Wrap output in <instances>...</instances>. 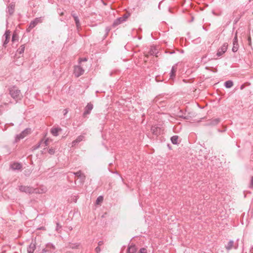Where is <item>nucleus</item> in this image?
I'll return each instance as SVG.
<instances>
[{
  "instance_id": "obj_6",
  "label": "nucleus",
  "mask_w": 253,
  "mask_h": 253,
  "mask_svg": "<svg viewBox=\"0 0 253 253\" xmlns=\"http://www.w3.org/2000/svg\"><path fill=\"white\" fill-rule=\"evenodd\" d=\"M228 47V44L225 42L223 45L218 48L217 51L216 55L217 57H220L227 50Z\"/></svg>"
},
{
  "instance_id": "obj_10",
  "label": "nucleus",
  "mask_w": 253,
  "mask_h": 253,
  "mask_svg": "<svg viewBox=\"0 0 253 253\" xmlns=\"http://www.w3.org/2000/svg\"><path fill=\"white\" fill-rule=\"evenodd\" d=\"M41 22L40 18H36L34 19V20L31 21L29 24V27L28 28V31H30L31 29L34 28L38 23Z\"/></svg>"
},
{
  "instance_id": "obj_36",
  "label": "nucleus",
  "mask_w": 253,
  "mask_h": 253,
  "mask_svg": "<svg viewBox=\"0 0 253 253\" xmlns=\"http://www.w3.org/2000/svg\"><path fill=\"white\" fill-rule=\"evenodd\" d=\"M252 41V40H251V36H249L248 38V44L250 46H251V44H252V41Z\"/></svg>"
},
{
  "instance_id": "obj_31",
  "label": "nucleus",
  "mask_w": 253,
  "mask_h": 253,
  "mask_svg": "<svg viewBox=\"0 0 253 253\" xmlns=\"http://www.w3.org/2000/svg\"><path fill=\"white\" fill-rule=\"evenodd\" d=\"M48 152L50 155H53L54 154L55 151L53 148H50L48 149Z\"/></svg>"
},
{
  "instance_id": "obj_18",
  "label": "nucleus",
  "mask_w": 253,
  "mask_h": 253,
  "mask_svg": "<svg viewBox=\"0 0 253 253\" xmlns=\"http://www.w3.org/2000/svg\"><path fill=\"white\" fill-rule=\"evenodd\" d=\"M225 248L227 250H230L233 248L235 249L237 248V246L234 245V242L233 241H230L228 244L225 246Z\"/></svg>"
},
{
  "instance_id": "obj_15",
  "label": "nucleus",
  "mask_w": 253,
  "mask_h": 253,
  "mask_svg": "<svg viewBox=\"0 0 253 253\" xmlns=\"http://www.w3.org/2000/svg\"><path fill=\"white\" fill-rule=\"evenodd\" d=\"M36 249L35 243L32 242L27 248L28 253H33Z\"/></svg>"
},
{
  "instance_id": "obj_39",
  "label": "nucleus",
  "mask_w": 253,
  "mask_h": 253,
  "mask_svg": "<svg viewBox=\"0 0 253 253\" xmlns=\"http://www.w3.org/2000/svg\"><path fill=\"white\" fill-rule=\"evenodd\" d=\"M101 251V249L99 246L95 248V252L96 253H99Z\"/></svg>"
},
{
  "instance_id": "obj_5",
  "label": "nucleus",
  "mask_w": 253,
  "mask_h": 253,
  "mask_svg": "<svg viewBox=\"0 0 253 253\" xmlns=\"http://www.w3.org/2000/svg\"><path fill=\"white\" fill-rule=\"evenodd\" d=\"M30 132V129L28 128L25 129L21 133L17 134L15 137V141L17 142L20 139L24 138L27 135H28Z\"/></svg>"
},
{
  "instance_id": "obj_44",
  "label": "nucleus",
  "mask_w": 253,
  "mask_h": 253,
  "mask_svg": "<svg viewBox=\"0 0 253 253\" xmlns=\"http://www.w3.org/2000/svg\"><path fill=\"white\" fill-rule=\"evenodd\" d=\"M174 53V51H172V52H170V54H172V53Z\"/></svg>"
},
{
  "instance_id": "obj_11",
  "label": "nucleus",
  "mask_w": 253,
  "mask_h": 253,
  "mask_svg": "<svg viewBox=\"0 0 253 253\" xmlns=\"http://www.w3.org/2000/svg\"><path fill=\"white\" fill-rule=\"evenodd\" d=\"M10 36V32L9 30L6 31L3 35V38L4 39V41L3 42V46L5 47H6V44L9 41Z\"/></svg>"
},
{
  "instance_id": "obj_21",
  "label": "nucleus",
  "mask_w": 253,
  "mask_h": 253,
  "mask_svg": "<svg viewBox=\"0 0 253 253\" xmlns=\"http://www.w3.org/2000/svg\"><path fill=\"white\" fill-rule=\"evenodd\" d=\"M177 70V67L176 65L173 66L170 73V79H173L174 77H175V72Z\"/></svg>"
},
{
  "instance_id": "obj_34",
  "label": "nucleus",
  "mask_w": 253,
  "mask_h": 253,
  "mask_svg": "<svg viewBox=\"0 0 253 253\" xmlns=\"http://www.w3.org/2000/svg\"><path fill=\"white\" fill-rule=\"evenodd\" d=\"M249 187L250 188H253V176L251 178L250 184L249 185Z\"/></svg>"
},
{
  "instance_id": "obj_32",
  "label": "nucleus",
  "mask_w": 253,
  "mask_h": 253,
  "mask_svg": "<svg viewBox=\"0 0 253 253\" xmlns=\"http://www.w3.org/2000/svg\"><path fill=\"white\" fill-rule=\"evenodd\" d=\"M40 147H41V145L40 144V142H39L38 144H37L36 145L34 146L33 147V148L34 150H36V149H38V148H39Z\"/></svg>"
},
{
  "instance_id": "obj_30",
  "label": "nucleus",
  "mask_w": 253,
  "mask_h": 253,
  "mask_svg": "<svg viewBox=\"0 0 253 253\" xmlns=\"http://www.w3.org/2000/svg\"><path fill=\"white\" fill-rule=\"evenodd\" d=\"M18 38V35H17V34L14 33L12 35V42H14L15 41H17Z\"/></svg>"
},
{
  "instance_id": "obj_14",
  "label": "nucleus",
  "mask_w": 253,
  "mask_h": 253,
  "mask_svg": "<svg viewBox=\"0 0 253 253\" xmlns=\"http://www.w3.org/2000/svg\"><path fill=\"white\" fill-rule=\"evenodd\" d=\"M151 130L152 133L156 135L160 134L161 133V128L158 126H153Z\"/></svg>"
},
{
  "instance_id": "obj_3",
  "label": "nucleus",
  "mask_w": 253,
  "mask_h": 253,
  "mask_svg": "<svg viewBox=\"0 0 253 253\" xmlns=\"http://www.w3.org/2000/svg\"><path fill=\"white\" fill-rule=\"evenodd\" d=\"M56 248L54 245L50 243L46 245L45 248L42 250V253H54Z\"/></svg>"
},
{
  "instance_id": "obj_37",
  "label": "nucleus",
  "mask_w": 253,
  "mask_h": 253,
  "mask_svg": "<svg viewBox=\"0 0 253 253\" xmlns=\"http://www.w3.org/2000/svg\"><path fill=\"white\" fill-rule=\"evenodd\" d=\"M87 60V59L86 58H80L79 59V63L80 64L83 61H86Z\"/></svg>"
},
{
  "instance_id": "obj_20",
  "label": "nucleus",
  "mask_w": 253,
  "mask_h": 253,
  "mask_svg": "<svg viewBox=\"0 0 253 253\" xmlns=\"http://www.w3.org/2000/svg\"><path fill=\"white\" fill-rule=\"evenodd\" d=\"M84 139L83 135L79 136L77 139L72 142V146H75L77 143L80 142Z\"/></svg>"
},
{
  "instance_id": "obj_13",
  "label": "nucleus",
  "mask_w": 253,
  "mask_h": 253,
  "mask_svg": "<svg viewBox=\"0 0 253 253\" xmlns=\"http://www.w3.org/2000/svg\"><path fill=\"white\" fill-rule=\"evenodd\" d=\"M220 120L219 118L212 119L209 121L208 123V125L209 126H215L217 125L219 122Z\"/></svg>"
},
{
  "instance_id": "obj_16",
  "label": "nucleus",
  "mask_w": 253,
  "mask_h": 253,
  "mask_svg": "<svg viewBox=\"0 0 253 253\" xmlns=\"http://www.w3.org/2000/svg\"><path fill=\"white\" fill-rule=\"evenodd\" d=\"M10 168L13 170H20L22 168V166L19 163H14L10 165Z\"/></svg>"
},
{
  "instance_id": "obj_9",
  "label": "nucleus",
  "mask_w": 253,
  "mask_h": 253,
  "mask_svg": "<svg viewBox=\"0 0 253 253\" xmlns=\"http://www.w3.org/2000/svg\"><path fill=\"white\" fill-rule=\"evenodd\" d=\"M92 109L93 105L90 103H88L84 108V111L83 113V117L85 118L87 115L90 113Z\"/></svg>"
},
{
  "instance_id": "obj_27",
  "label": "nucleus",
  "mask_w": 253,
  "mask_h": 253,
  "mask_svg": "<svg viewBox=\"0 0 253 253\" xmlns=\"http://www.w3.org/2000/svg\"><path fill=\"white\" fill-rule=\"evenodd\" d=\"M233 85V82L229 80L225 82L224 85L226 88H230Z\"/></svg>"
},
{
  "instance_id": "obj_42",
  "label": "nucleus",
  "mask_w": 253,
  "mask_h": 253,
  "mask_svg": "<svg viewBox=\"0 0 253 253\" xmlns=\"http://www.w3.org/2000/svg\"><path fill=\"white\" fill-rule=\"evenodd\" d=\"M150 54L151 55H153L155 54V52L153 50V49H151V50L150 51Z\"/></svg>"
},
{
  "instance_id": "obj_40",
  "label": "nucleus",
  "mask_w": 253,
  "mask_h": 253,
  "mask_svg": "<svg viewBox=\"0 0 253 253\" xmlns=\"http://www.w3.org/2000/svg\"><path fill=\"white\" fill-rule=\"evenodd\" d=\"M68 112V111L67 109H65L63 111V113H64V115H66Z\"/></svg>"
},
{
  "instance_id": "obj_19",
  "label": "nucleus",
  "mask_w": 253,
  "mask_h": 253,
  "mask_svg": "<svg viewBox=\"0 0 253 253\" xmlns=\"http://www.w3.org/2000/svg\"><path fill=\"white\" fill-rule=\"evenodd\" d=\"M72 15L74 19L77 29L79 30V29L80 28V27L81 26L79 19L78 17L75 14H72Z\"/></svg>"
},
{
  "instance_id": "obj_1",
  "label": "nucleus",
  "mask_w": 253,
  "mask_h": 253,
  "mask_svg": "<svg viewBox=\"0 0 253 253\" xmlns=\"http://www.w3.org/2000/svg\"><path fill=\"white\" fill-rule=\"evenodd\" d=\"M9 94L17 102L22 98L21 91L16 86H13L9 88Z\"/></svg>"
},
{
  "instance_id": "obj_7",
  "label": "nucleus",
  "mask_w": 253,
  "mask_h": 253,
  "mask_svg": "<svg viewBox=\"0 0 253 253\" xmlns=\"http://www.w3.org/2000/svg\"><path fill=\"white\" fill-rule=\"evenodd\" d=\"M74 175H75L76 176L78 177V178L80 179V182L81 184H83L84 182L85 179V176L84 173H83L81 170H79L77 172H72Z\"/></svg>"
},
{
  "instance_id": "obj_28",
  "label": "nucleus",
  "mask_w": 253,
  "mask_h": 253,
  "mask_svg": "<svg viewBox=\"0 0 253 253\" xmlns=\"http://www.w3.org/2000/svg\"><path fill=\"white\" fill-rule=\"evenodd\" d=\"M103 198L102 196H99L96 200V204H99L100 203H101L103 201Z\"/></svg>"
},
{
  "instance_id": "obj_35",
  "label": "nucleus",
  "mask_w": 253,
  "mask_h": 253,
  "mask_svg": "<svg viewBox=\"0 0 253 253\" xmlns=\"http://www.w3.org/2000/svg\"><path fill=\"white\" fill-rule=\"evenodd\" d=\"M129 16V14L125 13V14L123 15L122 17L125 18V21H126Z\"/></svg>"
},
{
  "instance_id": "obj_8",
  "label": "nucleus",
  "mask_w": 253,
  "mask_h": 253,
  "mask_svg": "<svg viewBox=\"0 0 253 253\" xmlns=\"http://www.w3.org/2000/svg\"><path fill=\"white\" fill-rule=\"evenodd\" d=\"M15 2H11L7 6V13H8V14L10 16H11L13 14V13L15 11Z\"/></svg>"
},
{
  "instance_id": "obj_46",
  "label": "nucleus",
  "mask_w": 253,
  "mask_h": 253,
  "mask_svg": "<svg viewBox=\"0 0 253 253\" xmlns=\"http://www.w3.org/2000/svg\"><path fill=\"white\" fill-rule=\"evenodd\" d=\"M249 1L251 2V1H253V0H250Z\"/></svg>"
},
{
  "instance_id": "obj_17",
  "label": "nucleus",
  "mask_w": 253,
  "mask_h": 253,
  "mask_svg": "<svg viewBox=\"0 0 253 253\" xmlns=\"http://www.w3.org/2000/svg\"><path fill=\"white\" fill-rule=\"evenodd\" d=\"M124 21H125V18H123L122 17H119L114 22L113 26L114 27H116Z\"/></svg>"
},
{
  "instance_id": "obj_26",
  "label": "nucleus",
  "mask_w": 253,
  "mask_h": 253,
  "mask_svg": "<svg viewBox=\"0 0 253 253\" xmlns=\"http://www.w3.org/2000/svg\"><path fill=\"white\" fill-rule=\"evenodd\" d=\"M25 50V44L21 45L19 48L17 50V53L19 54H22Z\"/></svg>"
},
{
  "instance_id": "obj_22",
  "label": "nucleus",
  "mask_w": 253,
  "mask_h": 253,
  "mask_svg": "<svg viewBox=\"0 0 253 253\" xmlns=\"http://www.w3.org/2000/svg\"><path fill=\"white\" fill-rule=\"evenodd\" d=\"M61 129L59 127L52 128L51 129V133L52 134L55 136H57L58 135L59 131H61Z\"/></svg>"
},
{
  "instance_id": "obj_43",
  "label": "nucleus",
  "mask_w": 253,
  "mask_h": 253,
  "mask_svg": "<svg viewBox=\"0 0 253 253\" xmlns=\"http://www.w3.org/2000/svg\"><path fill=\"white\" fill-rule=\"evenodd\" d=\"M244 88V84H242V85L241 86L240 88H241V89H243Z\"/></svg>"
},
{
  "instance_id": "obj_29",
  "label": "nucleus",
  "mask_w": 253,
  "mask_h": 253,
  "mask_svg": "<svg viewBox=\"0 0 253 253\" xmlns=\"http://www.w3.org/2000/svg\"><path fill=\"white\" fill-rule=\"evenodd\" d=\"M69 248L72 249H77L79 246V244H70L69 245Z\"/></svg>"
},
{
  "instance_id": "obj_25",
  "label": "nucleus",
  "mask_w": 253,
  "mask_h": 253,
  "mask_svg": "<svg viewBox=\"0 0 253 253\" xmlns=\"http://www.w3.org/2000/svg\"><path fill=\"white\" fill-rule=\"evenodd\" d=\"M171 141L173 144H178V136L177 135H174L171 137Z\"/></svg>"
},
{
  "instance_id": "obj_41",
  "label": "nucleus",
  "mask_w": 253,
  "mask_h": 253,
  "mask_svg": "<svg viewBox=\"0 0 253 253\" xmlns=\"http://www.w3.org/2000/svg\"><path fill=\"white\" fill-rule=\"evenodd\" d=\"M98 246H102V245H103V241H99L98 243Z\"/></svg>"
},
{
  "instance_id": "obj_45",
  "label": "nucleus",
  "mask_w": 253,
  "mask_h": 253,
  "mask_svg": "<svg viewBox=\"0 0 253 253\" xmlns=\"http://www.w3.org/2000/svg\"><path fill=\"white\" fill-rule=\"evenodd\" d=\"M250 253H253V252L250 250Z\"/></svg>"
},
{
  "instance_id": "obj_33",
  "label": "nucleus",
  "mask_w": 253,
  "mask_h": 253,
  "mask_svg": "<svg viewBox=\"0 0 253 253\" xmlns=\"http://www.w3.org/2000/svg\"><path fill=\"white\" fill-rule=\"evenodd\" d=\"M139 253H147V250L144 248H141L139 251Z\"/></svg>"
},
{
  "instance_id": "obj_12",
  "label": "nucleus",
  "mask_w": 253,
  "mask_h": 253,
  "mask_svg": "<svg viewBox=\"0 0 253 253\" xmlns=\"http://www.w3.org/2000/svg\"><path fill=\"white\" fill-rule=\"evenodd\" d=\"M238 48H239V44L238 43V39H237V36L236 35L233 39V47H232V51L234 52H237V50H238Z\"/></svg>"
},
{
  "instance_id": "obj_4",
  "label": "nucleus",
  "mask_w": 253,
  "mask_h": 253,
  "mask_svg": "<svg viewBox=\"0 0 253 253\" xmlns=\"http://www.w3.org/2000/svg\"><path fill=\"white\" fill-rule=\"evenodd\" d=\"M84 72V70L81 65H76L74 66V74L76 77H79L82 75Z\"/></svg>"
},
{
  "instance_id": "obj_38",
  "label": "nucleus",
  "mask_w": 253,
  "mask_h": 253,
  "mask_svg": "<svg viewBox=\"0 0 253 253\" xmlns=\"http://www.w3.org/2000/svg\"><path fill=\"white\" fill-rule=\"evenodd\" d=\"M60 228H61V226L58 223H57L56 230L58 231Z\"/></svg>"
},
{
  "instance_id": "obj_23",
  "label": "nucleus",
  "mask_w": 253,
  "mask_h": 253,
  "mask_svg": "<svg viewBox=\"0 0 253 253\" xmlns=\"http://www.w3.org/2000/svg\"><path fill=\"white\" fill-rule=\"evenodd\" d=\"M136 250L135 245H130L127 249V253H136Z\"/></svg>"
},
{
  "instance_id": "obj_2",
  "label": "nucleus",
  "mask_w": 253,
  "mask_h": 253,
  "mask_svg": "<svg viewBox=\"0 0 253 253\" xmlns=\"http://www.w3.org/2000/svg\"><path fill=\"white\" fill-rule=\"evenodd\" d=\"M18 190L21 192L30 194L35 192L36 189L33 187L20 185L18 186Z\"/></svg>"
},
{
  "instance_id": "obj_24",
  "label": "nucleus",
  "mask_w": 253,
  "mask_h": 253,
  "mask_svg": "<svg viewBox=\"0 0 253 253\" xmlns=\"http://www.w3.org/2000/svg\"><path fill=\"white\" fill-rule=\"evenodd\" d=\"M40 142L42 147H45L48 145V139L47 138L45 140L42 139L40 141Z\"/></svg>"
}]
</instances>
